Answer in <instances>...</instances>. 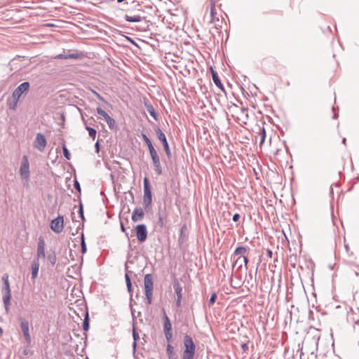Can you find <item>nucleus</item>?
<instances>
[{
    "mask_svg": "<svg viewBox=\"0 0 359 359\" xmlns=\"http://www.w3.org/2000/svg\"><path fill=\"white\" fill-rule=\"evenodd\" d=\"M125 278H126V283H131V280H130V276H129V275H128V273H126L125 274Z\"/></svg>",
    "mask_w": 359,
    "mask_h": 359,
    "instance_id": "obj_49",
    "label": "nucleus"
},
{
    "mask_svg": "<svg viewBox=\"0 0 359 359\" xmlns=\"http://www.w3.org/2000/svg\"><path fill=\"white\" fill-rule=\"evenodd\" d=\"M137 345V341H133V353H134V354H135V352H136Z\"/></svg>",
    "mask_w": 359,
    "mask_h": 359,
    "instance_id": "obj_47",
    "label": "nucleus"
},
{
    "mask_svg": "<svg viewBox=\"0 0 359 359\" xmlns=\"http://www.w3.org/2000/svg\"><path fill=\"white\" fill-rule=\"evenodd\" d=\"M64 228V218L62 216L59 215L55 219H53L50 223L51 230L56 233H60L62 231Z\"/></svg>",
    "mask_w": 359,
    "mask_h": 359,
    "instance_id": "obj_9",
    "label": "nucleus"
},
{
    "mask_svg": "<svg viewBox=\"0 0 359 359\" xmlns=\"http://www.w3.org/2000/svg\"><path fill=\"white\" fill-rule=\"evenodd\" d=\"M39 266L40 264L38 259H34L32 263V278L33 280H35L38 276Z\"/></svg>",
    "mask_w": 359,
    "mask_h": 359,
    "instance_id": "obj_18",
    "label": "nucleus"
},
{
    "mask_svg": "<svg viewBox=\"0 0 359 359\" xmlns=\"http://www.w3.org/2000/svg\"><path fill=\"white\" fill-rule=\"evenodd\" d=\"M92 92L100 101L107 103V101L104 100V98L102 95H100L98 93H97L96 91H95L93 90H92Z\"/></svg>",
    "mask_w": 359,
    "mask_h": 359,
    "instance_id": "obj_36",
    "label": "nucleus"
},
{
    "mask_svg": "<svg viewBox=\"0 0 359 359\" xmlns=\"http://www.w3.org/2000/svg\"><path fill=\"white\" fill-rule=\"evenodd\" d=\"M3 334V329L0 327V337Z\"/></svg>",
    "mask_w": 359,
    "mask_h": 359,
    "instance_id": "obj_57",
    "label": "nucleus"
},
{
    "mask_svg": "<svg viewBox=\"0 0 359 359\" xmlns=\"http://www.w3.org/2000/svg\"><path fill=\"white\" fill-rule=\"evenodd\" d=\"M47 142L43 135L41 133H37L34 141V147L39 151H43Z\"/></svg>",
    "mask_w": 359,
    "mask_h": 359,
    "instance_id": "obj_12",
    "label": "nucleus"
},
{
    "mask_svg": "<svg viewBox=\"0 0 359 359\" xmlns=\"http://www.w3.org/2000/svg\"><path fill=\"white\" fill-rule=\"evenodd\" d=\"M156 133L158 137V139L160 142H161L164 151L165 152V154L168 158H170L172 156L171 150L169 147V144L168 142L167 138L164 133L160 129L157 128L156 130Z\"/></svg>",
    "mask_w": 359,
    "mask_h": 359,
    "instance_id": "obj_7",
    "label": "nucleus"
},
{
    "mask_svg": "<svg viewBox=\"0 0 359 359\" xmlns=\"http://www.w3.org/2000/svg\"><path fill=\"white\" fill-rule=\"evenodd\" d=\"M121 229L123 232L126 231V228L124 227V225L122 222H121Z\"/></svg>",
    "mask_w": 359,
    "mask_h": 359,
    "instance_id": "obj_53",
    "label": "nucleus"
},
{
    "mask_svg": "<svg viewBox=\"0 0 359 359\" xmlns=\"http://www.w3.org/2000/svg\"><path fill=\"white\" fill-rule=\"evenodd\" d=\"M48 259L53 266L55 265L57 260L55 252H53L51 254L48 255Z\"/></svg>",
    "mask_w": 359,
    "mask_h": 359,
    "instance_id": "obj_27",
    "label": "nucleus"
},
{
    "mask_svg": "<svg viewBox=\"0 0 359 359\" xmlns=\"http://www.w3.org/2000/svg\"><path fill=\"white\" fill-rule=\"evenodd\" d=\"M240 219V215L238 213H236L233 215L232 220L233 222H238Z\"/></svg>",
    "mask_w": 359,
    "mask_h": 359,
    "instance_id": "obj_45",
    "label": "nucleus"
},
{
    "mask_svg": "<svg viewBox=\"0 0 359 359\" xmlns=\"http://www.w3.org/2000/svg\"><path fill=\"white\" fill-rule=\"evenodd\" d=\"M20 322V329L22 332L23 336L25 337V341L28 345H29L32 342L31 335L29 334V321L22 317L18 318Z\"/></svg>",
    "mask_w": 359,
    "mask_h": 359,
    "instance_id": "obj_5",
    "label": "nucleus"
},
{
    "mask_svg": "<svg viewBox=\"0 0 359 359\" xmlns=\"http://www.w3.org/2000/svg\"><path fill=\"white\" fill-rule=\"evenodd\" d=\"M337 116H338V114L334 112V116H333V118H337Z\"/></svg>",
    "mask_w": 359,
    "mask_h": 359,
    "instance_id": "obj_56",
    "label": "nucleus"
},
{
    "mask_svg": "<svg viewBox=\"0 0 359 359\" xmlns=\"http://www.w3.org/2000/svg\"><path fill=\"white\" fill-rule=\"evenodd\" d=\"M74 188H75V189H76L79 192H81V186H80L79 182L76 180H74Z\"/></svg>",
    "mask_w": 359,
    "mask_h": 359,
    "instance_id": "obj_40",
    "label": "nucleus"
},
{
    "mask_svg": "<svg viewBox=\"0 0 359 359\" xmlns=\"http://www.w3.org/2000/svg\"><path fill=\"white\" fill-rule=\"evenodd\" d=\"M29 351L27 348H25V349L23 351V354H24L25 355H28V354H29Z\"/></svg>",
    "mask_w": 359,
    "mask_h": 359,
    "instance_id": "obj_54",
    "label": "nucleus"
},
{
    "mask_svg": "<svg viewBox=\"0 0 359 359\" xmlns=\"http://www.w3.org/2000/svg\"><path fill=\"white\" fill-rule=\"evenodd\" d=\"M37 248H45V241L42 236L39 238Z\"/></svg>",
    "mask_w": 359,
    "mask_h": 359,
    "instance_id": "obj_34",
    "label": "nucleus"
},
{
    "mask_svg": "<svg viewBox=\"0 0 359 359\" xmlns=\"http://www.w3.org/2000/svg\"><path fill=\"white\" fill-rule=\"evenodd\" d=\"M217 293L216 292H212V294H211L210 299H209V301H208V304L209 306H212L215 303V301H216V299H217Z\"/></svg>",
    "mask_w": 359,
    "mask_h": 359,
    "instance_id": "obj_29",
    "label": "nucleus"
},
{
    "mask_svg": "<svg viewBox=\"0 0 359 359\" xmlns=\"http://www.w3.org/2000/svg\"><path fill=\"white\" fill-rule=\"evenodd\" d=\"M62 151H63V155H64L65 158L67 160H69L70 159V153L65 144H63V146H62Z\"/></svg>",
    "mask_w": 359,
    "mask_h": 359,
    "instance_id": "obj_28",
    "label": "nucleus"
},
{
    "mask_svg": "<svg viewBox=\"0 0 359 359\" xmlns=\"http://www.w3.org/2000/svg\"><path fill=\"white\" fill-rule=\"evenodd\" d=\"M233 287L234 288H237V287H240V286H239V285H238V286L235 285V286H233Z\"/></svg>",
    "mask_w": 359,
    "mask_h": 359,
    "instance_id": "obj_59",
    "label": "nucleus"
},
{
    "mask_svg": "<svg viewBox=\"0 0 359 359\" xmlns=\"http://www.w3.org/2000/svg\"><path fill=\"white\" fill-rule=\"evenodd\" d=\"M30 84L28 81H25L19 85L15 90L13 92L12 98L14 100V106H17V104L22 96V95L27 92L29 89Z\"/></svg>",
    "mask_w": 359,
    "mask_h": 359,
    "instance_id": "obj_3",
    "label": "nucleus"
},
{
    "mask_svg": "<svg viewBox=\"0 0 359 359\" xmlns=\"http://www.w3.org/2000/svg\"><path fill=\"white\" fill-rule=\"evenodd\" d=\"M152 202V194L150 187V184L147 177L144 179V196H143V205L145 208L151 205Z\"/></svg>",
    "mask_w": 359,
    "mask_h": 359,
    "instance_id": "obj_4",
    "label": "nucleus"
},
{
    "mask_svg": "<svg viewBox=\"0 0 359 359\" xmlns=\"http://www.w3.org/2000/svg\"><path fill=\"white\" fill-rule=\"evenodd\" d=\"M166 351H167V355H168V359H177V357L175 355V353L174 351V347L170 344H168L167 345Z\"/></svg>",
    "mask_w": 359,
    "mask_h": 359,
    "instance_id": "obj_22",
    "label": "nucleus"
},
{
    "mask_svg": "<svg viewBox=\"0 0 359 359\" xmlns=\"http://www.w3.org/2000/svg\"><path fill=\"white\" fill-rule=\"evenodd\" d=\"M148 147V149H149V151H154V150H156L155 148L154 147L153 144H152V142H151L150 144H148V145H147Z\"/></svg>",
    "mask_w": 359,
    "mask_h": 359,
    "instance_id": "obj_50",
    "label": "nucleus"
},
{
    "mask_svg": "<svg viewBox=\"0 0 359 359\" xmlns=\"http://www.w3.org/2000/svg\"><path fill=\"white\" fill-rule=\"evenodd\" d=\"M17 106H14V103L13 104H11L10 108L12 109H15Z\"/></svg>",
    "mask_w": 359,
    "mask_h": 359,
    "instance_id": "obj_55",
    "label": "nucleus"
},
{
    "mask_svg": "<svg viewBox=\"0 0 359 359\" xmlns=\"http://www.w3.org/2000/svg\"><path fill=\"white\" fill-rule=\"evenodd\" d=\"M95 152L98 154L100 150L99 141L96 142V143L95 144Z\"/></svg>",
    "mask_w": 359,
    "mask_h": 359,
    "instance_id": "obj_46",
    "label": "nucleus"
},
{
    "mask_svg": "<svg viewBox=\"0 0 359 359\" xmlns=\"http://www.w3.org/2000/svg\"><path fill=\"white\" fill-rule=\"evenodd\" d=\"M135 13L137 15H140V16H143L144 18V20L143 21H147V17L146 15V12L143 9H138Z\"/></svg>",
    "mask_w": 359,
    "mask_h": 359,
    "instance_id": "obj_33",
    "label": "nucleus"
},
{
    "mask_svg": "<svg viewBox=\"0 0 359 359\" xmlns=\"http://www.w3.org/2000/svg\"><path fill=\"white\" fill-rule=\"evenodd\" d=\"M83 329L85 331L89 330V316L88 311L86 313L85 318L83 323Z\"/></svg>",
    "mask_w": 359,
    "mask_h": 359,
    "instance_id": "obj_24",
    "label": "nucleus"
},
{
    "mask_svg": "<svg viewBox=\"0 0 359 359\" xmlns=\"http://www.w3.org/2000/svg\"><path fill=\"white\" fill-rule=\"evenodd\" d=\"M210 69H211L213 82L219 88H220L222 91H224V88L220 81V79H219L217 73L213 69L212 67H211Z\"/></svg>",
    "mask_w": 359,
    "mask_h": 359,
    "instance_id": "obj_15",
    "label": "nucleus"
},
{
    "mask_svg": "<svg viewBox=\"0 0 359 359\" xmlns=\"http://www.w3.org/2000/svg\"><path fill=\"white\" fill-rule=\"evenodd\" d=\"M81 252L82 253H86V250H87V248H86V243H85L83 234H82V236H81Z\"/></svg>",
    "mask_w": 359,
    "mask_h": 359,
    "instance_id": "obj_30",
    "label": "nucleus"
},
{
    "mask_svg": "<svg viewBox=\"0 0 359 359\" xmlns=\"http://www.w3.org/2000/svg\"><path fill=\"white\" fill-rule=\"evenodd\" d=\"M79 215H80V217L81 218V219L83 221H84L85 220V217H84V215H83V205L81 203L79 205Z\"/></svg>",
    "mask_w": 359,
    "mask_h": 359,
    "instance_id": "obj_35",
    "label": "nucleus"
},
{
    "mask_svg": "<svg viewBox=\"0 0 359 359\" xmlns=\"http://www.w3.org/2000/svg\"><path fill=\"white\" fill-rule=\"evenodd\" d=\"M241 263H244L245 264V266L247 268V265H248V259L247 257L245 256H243V257H241Z\"/></svg>",
    "mask_w": 359,
    "mask_h": 359,
    "instance_id": "obj_42",
    "label": "nucleus"
},
{
    "mask_svg": "<svg viewBox=\"0 0 359 359\" xmlns=\"http://www.w3.org/2000/svg\"><path fill=\"white\" fill-rule=\"evenodd\" d=\"M246 252L247 248L245 247L239 246L236 248L232 257H233V259L235 258L236 256H238V257L234 260L233 267H235L236 266H238V269H241L242 267L241 257L245 256L244 255Z\"/></svg>",
    "mask_w": 359,
    "mask_h": 359,
    "instance_id": "obj_8",
    "label": "nucleus"
},
{
    "mask_svg": "<svg viewBox=\"0 0 359 359\" xmlns=\"http://www.w3.org/2000/svg\"><path fill=\"white\" fill-rule=\"evenodd\" d=\"M144 292L147 300V304H151L152 299L153 289L144 290Z\"/></svg>",
    "mask_w": 359,
    "mask_h": 359,
    "instance_id": "obj_25",
    "label": "nucleus"
},
{
    "mask_svg": "<svg viewBox=\"0 0 359 359\" xmlns=\"http://www.w3.org/2000/svg\"><path fill=\"white\" fill-rule=\"evenodd\" d=\"M241 348H242V350H243V352H246V351L248 350V348H248V344H246V343H243V344H241Z\"/></svg>",
    "mask_w": 359,
    "mask_h": 359,
    "instance_id": "obj_44",
    "label": "nucleus"
},
{
    "mask_svg": "<svg viewBox=\"0 0 359 359\" xmlns=\"http://www.w3.org/2000/svg\"><path fill=\"white\" fill-rule=\"evenodd\" d=\"M151 160L155 172L158 175H161L163 173V169L161 165L159 156L157 158H152Z\"/></svg>",
    "mask_w": 359,
    "mask_h": 359,
    "instance_id": "obj_16",
    "label": "nucleus"
},
{
    "mask_svg": "<svg viewBox=\"0 0 359 359\" xmlns=\"http://www.w3.org/2000/svg\"><path fill=\"white\" fill-rule=\"evenodd\" d=\"M173 287L177 294V298H182V287H181L178 280L175 279L173 282Z\"/></svg>",
    "mask_w": 359,
    "mask_h": 359,
    "instance_id": "obj_21",
    "label": "nucleus"
},
{
    "mask_svg": "<svg viewBox=\"0 0 359 359\" xmlns=\"http://www.w3.org/2000/svg\"><path fill=\"white\" fill-rule=\"evenodd\" d=\"M133 341H137L140 339L139 334L137 332L134 324H133Z\"/></svg>",
    "mask_w": 359,
    "mask_h": 359,
    "instance_id": "obj_31",
    "label": "nucleus"
},
{
    "mask_svg": "<svg viewBox=\"0 0 359 359\" xmlns=\"http://www.w3.org/2000/svg\"><path fill=\"white\" fill-rule=\"evenodd\" d=\"M144 106L146 107V109L147 111V112L156 120L157 121L158 120V114L156 112L154 107L151 104H149L147 102H145L144 103Z\"/></svg>",
    "mask_w": 359,
    "mask_h": 359,
    "instance_id": "obj_20",
    "label": "nucleus"
},
{
    "mask_svg": "<svg viewBox=\"0 0 359 359\" xmlns=\"http://www.w3.org/2000/svg\"><path fill=\"white\" fill-rule=\"evenodd\" d=\"M266 255H267V256H268L269 257L271 258V257H272V256H273V252H272V250H270V249H267V250H266Z\"/></svg>",
    "mask_w": 359,
    "mask_h": 359,
    "instance_id": "obj_48",
    "label": "nucleus"
},
{
    "mask_svg": "<svg viewBox=\"0 0 359 359\" xmlns=\"http://www.w3.org/2000/svg\"><path fill=\"white\" fill-rule=\"evenodd\" d=\"M356 324H359V320L355 322Z\"/></svg>",
    "mask_w": 359,
    "mask_h": 359,
    "instance_id": "obj_60",
    "label": "nucleus"
},
{
    "mask_svg": "<svg viewBox=\"0 0 359 359\" xmlns=\"http://www.w3.org/2000/svg\"><path fill=\"white\" fill-rule=\"evenodd\" d=\"M151 359H155V358H151Z\"/></svg>",
    "mask_w": 359,
    "mask_h": 359,
    "instance_id": "obj_61",
    "label": "nucleus"
},
{
    "mask_svg": "<svg viewBox=\"0 0 359 359\" xmlns=\"http://www.w3.org/2000/svg\"><path fill=\"white\" fill-rule=\"evenodd\" d=\"M144 290L153 289L154 283H153V277L152 275L148 273L145 275L144 278Z\"/></svg>",
    "mask_w": 359,
    "mask_h": 359,
    "instance_id": "obj_17",
    "label": "nucleus"
},
{
    "mask_svg": "<svg viewBox=\"0 0 359 359\" xmlns=\"http://www.w3.org/2000/svg\"><path fill=\"white\" fill-rule=\"evenodd\" d=\"M86 128L88 131L89 136L95 140L97 134L96 130L90 126H86Z\"/></svg>",
    "mask_w": 359,
    "mask_h": 359,
    "instance_id": "obj_26",
    "label": "nucleus"
},
{
    "mask_svg": "<svg viewBox=\"0 0 359 359\" xmlns=\"http://www.w3.org/2000/svg\"><path fill=\"white\" fill-rule=\"evenodd\" d=\"M163 331L164 332H172V325L170 323V320L168 316L166 315L165 312L164 311V316H163Z\"/></svg>",
    "mask_w": 359,
    "mask_h": 359,
    "instance_id": "obj_19",
    "label": "nucleus"
},
{
    "mask_svg": "<svg viewBox=\"0 0 359 359\" xmlns=\"http://www.w3.org/2000/svg\"><path fill=\"white\" fill-rule=\"evenodd\" d=\"M127 289L128 292H131L132 290V283H126Z\"/></svg>",
    "mask_w": 359,
    "mask_h": 359,
    "instance_id": "obj_51",
    "label": "nucleus"
},
{
    "mask_svg": "<svg viewBox=\"0 0 359 359\" xmlns=\"http://www.w3.org/2000/svg\"><path fill=\"white\" fill-rule=\"evenodd\" d=\"M20 174L23 180L28 181L30 177L29 163L27 156H23L20 167Z\"/></svg>",
    "mask_w": 359,
    "mask_h": 359,
    "instance_id": "obj_6",
    "label": "nucleus"
},
{
    "mask_svg": "<svg viewBox=\"0 0 359 359\" xmlns=\"http://www.w3.org/2000/svg\"><path fill=\"white\" fill-rule=\"evenodd\" d=\"M2 281H3V287H2V292H3V302L5 306V309L6 311L9 309V305L11 304V291L10 288V285L8 282V276L7 274H4L2 276Z\"/></svg>",
    "mask_w": 359,
    "mask_h": 359,
    "instance_id": "obj_2",
    "label": "nucleus"
},
{
    "mask_svg": "<svg viewBox=\"0 0 359 359\" xmlns=\"http://www.w3.org/2000/svg\"><path fill=\"white\" fill-rule=\"evenodd\" d=\"M165 334V339L168 341H171L172 340V332H164Z\"/></svg>",
    "mask_w": 359,
    "mask_h": 359,
    "instance_id": "obj_38",
    "label": "nucleus"
},
{
    "mask_svg": "<svg viewBox=\"0 0 359 359\" xmlns=\"http://www.w3.org/2000/svg\"><path fill=\"white\" fill-rule=\"evenodd\" d=\"M144 215V213L142 208H136L133 212L132 220L137 222L143 218Z\"/></svg>",
    "mask_w": 359,
    "mask_h": 359,
    "instance_id": "obj_14",
    "label": "nucleus"
},
{
    "mask_svg": "<svg viewBox=\"0 0 359 359\" xmlns=\"http://www.w3.org/2000/svg\"><path fill=\"white\" fill-rule=\"evenodd\" d=\"M41 259L43 261L46 259L45 248H37L36 258L35 259H38L39 262Z\"/></svg>",
    "mask_w": 359,
    "mask_h": 359,
    "instance_id": "obj_23",
    "label": "nucleus"
},
{
    "mask_svg": "<svg viewBox=\"0 0 359 359\" xmlns=\"http://www.w3.org/2000/svg\"><path fill=\"white\" fill-rule=\"evenodd\" d=\"M342 142H343V144L346 145V139L344 138Z\"/></svg>",
    "mask_w": 359,
    "mask_h": 359,
    "instance_id": "obj_58",
    "label": "nucleus"
},
{
    "mask_svg": "<svg viewBox=\"0 0 359 359\" xmlns=\"http://www.w3.org/2000/svg\"><path fill=\"white\" fill-rule=\"evenodd\" d=\"M151 159L158 157V154L156 150L149 151Z\"/></svg>",
    "mask_w": 359,
    "mask_h": 359,
    "instance_id": "obj_39",
    "label": "nucleus"
},
{
    "mask_svg": "<svg viewBox=\"0 0 359 359\" xmlns=\"http://www.w3.org/2000/svg\"><path fill=\"white\" fill-rule=\"evenodd\" d=\"M183 343L184 350L182 353V359H194L196 352V345L193 339L189 335L184 337Z\"/></svg>",
    "mask_w": 359,
    "mask_h": 359,
    "instance_id": "obj_1",
    "label": "nucleus"
},
{
    "mask_svg": "<svg viewBox=\"0 0 359 359\" xmlns=\"http://www.w3.org/2000/svg\"><path fill=\"white\" fill-rule=\"evenodd\" d=\"M123 18L126 21L129 22H139L144 20V18L143 16L137 15L135 13L130 15L126 14L124 15Z\"/></svg>",
    "mask_w": 359,
    "mask_h": 359,
    "instance_id": "obj_13",
    "label": "nucleus"
},
{
    "mask_svg": "<svg viewBox=\"0 0 359 359\" xmlns=\"http://www.w3.org/2000/svg\"><path fill=\"white\" fill-rule=\"evenodd\" d=\"M57 59H68V55L65 54H59L55 57Z\"/></svg>",
    "mask_w": 359,
    "mask_h": 359,
    "instance_id": "obj_41",
    "label": "nucleus"
},
{
    "mask_svg": "<svg viewBox=\"0 0 359 359\" xmlns=\"http://www.w3.org/2000/svg\"><path fill=\"white\" fill-rule=\"evenodd\" d=\"M96 111L99 115H100L101 116L103 117V118L107 122V123L110 129H111V130L116 129L117 125L116 123L115 120L113 118H111V116H109V114L105 111L102 109L100 107H97L96 109Z\"/></svg>",
    "mask_w": 359,
    "mask_h": 359,
    "instance_id": "obj_10",
    "label": "nucleus"
},
{
    "mask_svg": "<svg viewBox=\"0 0 359 359\" xmlns=\"http://www.w3.org/2000/svg\"><path fill=\"white\" fill-rule=\"evenodd\" d=\"M265 138H266V130H265L264 128H262L261 130L260 144H262L264 142Z\"/></svg>",
    "mask_w": 359,
    "mask_h": 359,
    "instance_id": "obj_32",
    "label": "nucleus"
},
{
    "mask_svg": "<svg viewBox=\"0 0 359 359\" xmlns=\"http://www.w3.org/2000/svg\"><path fill=\"white\" fill-rule=\"evenodd\" d=\"M181 301H182V298H177V300H176V306L177 307H180L181 306Z\"/></svg>",
    "mask_w": 359,
    "mask_h": 359,
    "instance_id": "obj_52",
    "label": "nucleus"
},
{
    "mask_svg": "<svg viewBox=\"0 0 359 359\" xmlns=\"http://www.w3.org/2000/svg\"><path fill=\"white\" fill-rule=\"evenodd\" d=\"M142 138L147 145H148V144H150L151 142V141L150 140V139L147 137V135L146 134L142 133Z\"/></svg>",
    "mask_w": 359,
    "mask_h": 359,
    "instance_id": "obj_37",
    "label": "nucleus"
},
{
    "mask_svg": "<svg viewBox=\"0 0 359 359\" xmlns=\"http://www.w3.org/2000/svg\"><path fill=\"white\" fill-rule=\"evenodd\" d=\"M135 231L138 241L140 243L144 242L148 234L146 225L144 224H137L135 227Z\"/></svg>",
    "mask_w": 359,
    "mask_h": 359,
    "instance_id": "obj_11",
    "label": "nucleus"
},
{
    "mask_svg": "<svg viewBox=\"0 0 359 359\" xmlns=\"http://www.w3.org/2000/svg\"><path fill=\"white\" fill-rule=\"evenodd\" d=\"M78 57L79 54L77 53L68 54V59H77Z\"/></svg>",
    "mask_w": 359,
    "mask_h": 359,
    "instance_id": "obj_43",
    "label": "nucleus"
}]
</instances>
